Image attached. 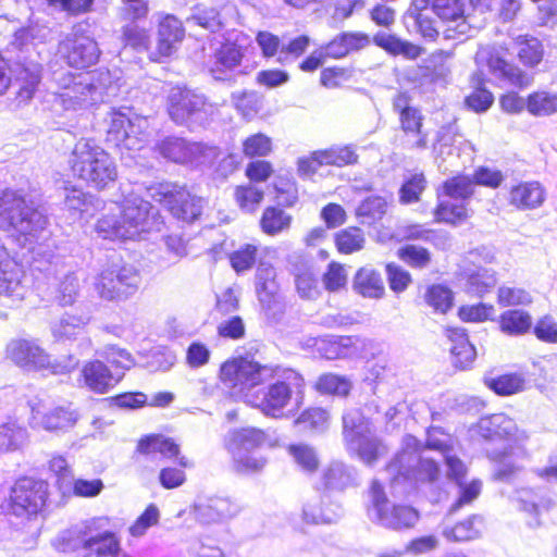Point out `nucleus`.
I'll return each instance as SVG.
<instances>
[{
    "mask_svg": "<svg viewBox=\"0 0 557 557\" xmlns=\"http://www.w3.org/2000/svg\"><path fill=\"white\" fill-rule=\"evenodd\" d=\"M220 379L234 396L267 417L282 418L302 404L305 379L292 368L239 357L221 366Z\"/></svg>",
    "mask_w": 557,
    "mask_h": 557,
    "instance_id": "1",
    "label": "nucleus"
},
{
    "mask_svg": "<svg viewBox=\"0 0 557 557\" xmlns=\"http://www.w3.org/2000/svg\"><path fill=\"white\" fill-rule=\"evenodd\" d=\"M48 218L27 198L23 189L0 190V230L14 231L17 242L29 249L48 237Z\"/></svg>",
    "mask_w": 557,
    "mask_h": 557,
    "instance_id": "2",
    "label": "nucleus"
},
{
    "mask_svg": "<svg viewBox=\"0 0 557 557\" xmlns=\"http://www.w3.org/2000/svg\"><path fill=\"white\" fill-rule=\"evenodd\" d=\"M163 219L148 200L137 195L126 197L119 215H103L97 221L96 232L103 239H136L143 233L160 232Z\"/></svg>",
    "mask_w": 557,
    "mask_h": 557,
    "instance_id": "3",
    "label": "nucleus"
},
{
    "mask_svg": "<svg viewBox=\"0 0 557 557\" xmlns=\"http://www.w3.org/2000/svg\"><path fill=\"white\" fill-rule=\"evenodd\" d=\"M392 488L404 494L419 483H433L440 478V467L433 459L420 454V442L412 435L403 440L401 450L385 468Z\"/></svg>",
    "mask_w": 557,
    "mask_h": 557,
    "instance_id": "4",
    "label": "nucleus"
},
{
    "mask_svg": "<svg viewBox=\"0 0 557 557\" xmlns=\"http://www.w3.org/2000/svg\"><path fill=\"white\" fill-rule=\"evenodd\" d=\"M55 81L60 87L57 99L65 110H87L114 95L109 71L60 74Z\"/></svg>",
    "mask_w": 557,
    "mask_h": 557,
    "instance_id": "5",
    "label": "nucleus"
},
{
    "mask_svg": "<svg viewBox=\"0 0 557 557\" xmlns=\"http://www.w3.org/2000/svg\"><path fill=\"white\" fill-rule=\"evenodd\" d=\"M71 165L75 175L97 189L108 187L117 177L116 164L112 157L90 139H81L76 143Z\"/></svg>",
    "mask_w": 557,
    "mask_h": 557,
    "instance_id": "6",
    "label": "nucleus"
},
{
    "mask_svg": "<svg viewBox=\"0 0 557 557\" xmlns=\"http://www.w3.org/2000/svg\"><path fill=\"white\" fill-rule=\"evenodd\" d=\"M268 442L267 433L258 428L233 429L224 437V447L232 456L237 472L250 473L261 470L267 460L259 449Z\"/></svg>",
    "mask_w": 557,
    "mask_h": 557,
    "instance_id": "7",
    "label": "nucleus"
},
{
    "mask_svg": "<svg viewBox=\"0 0 557 557\" xmlns=\"http://www.w3.org/2000/svg\"><path fill=\"white\" fill-rule=\"evenodd\" d=\"M370 497L368 518L383 528L399 531L410 529L419 521L420 515L413 507L391 503L379 481L372 482Z\"/></svg>",
    "mask_w": 557,
    "mask_h": 557,
    "instance_id": "8",
    "label": "nucleus"
},
{
    "mask_svg": "<svg viewBox=\"0 0 557 557\" xmlns=\"http://www.w3.org/2000/svg\"><path fill=\"white\" fill-rule=\"evenodd\" d=\"M107 141L117 148L139 150L146 141L148 121L131 108H112L107 117Z\"/></svg>",
    "mask_w": 557,
    "mask_h": 557,
    "instance_id": "9",
    "label": "nucleus"
},
{
    "mask_svg": "<svg viewBox=\"0 0 557 557\" xmlns=\"http://www.w3.org/2000/svg\"><path fill=\"white\" fill-rule=\"evenodd\" d=\"M168 112L177 125L203 124L215 112L206 96L187 87L175 86L168 96Z\"/></svg>",
    "mask_w": 557,
    "mask_h": 557,
    "instance_id": "10",
    "label": "nucleus"
},
{
    "mask_svg": "<svg viewBox=\"0 0 557 557\" xmlns=\"http://www.w3.org/2000/svg\"><path fill=\"white\" fill-rule=\"evenodd\" d=\"M343 434L348 447L358 453L367 465H374L387 451L386 446L376 437L371 424L358 411L343 416Z\"/></svg>",
    "mask_w": 557,
    "mask_h": 557,
    "instance_id": "11",
    "label": "nucleus"
},
{
    "mask_svg": "<svg viewBox=\"0 0 557 557\" xmlns=\"http://www.w3.org/2000/svg\"><path fill=\"white\" fill-rule=\"evenodd\" d=\"M148 196L164 205L174 218L194 222L201 214L202 198L191 195L185 187L164 182L150 186Z\"/></svg>",
    "mask_w": 557,
    "mask_h": 557,
    "instance_id": "12",
    "label": "nucleus"
},
{
    "mask_svg": "<svg viewBox=\"0 0 557 557\" xmlns=\"http://www.w3.org/2000/svg\"><path fill=\"white\" fill-rule=\"evenodd\" d=\"M61 55L70 66L86 69L97 63L100 49L87 22L75 24L59 45Z\"/></svg>",
    "mask_w": 557,
    "mask_h": 557,
    "instance_id": "13",
    "label": "nucleus"
},
{
    "mask_svg": "<svg viewBox=\"0 0 557 557\" xmlns=\"http://www.w3.org/2000/svg\"><path fill=\"white\" fill-rule=\"evenodd\" d=\"M48 498V484L41 480L23 478L11 488L7 510L22 519H32L44 509Z\"/></svg>",
    "mask_w": 557,
    "mask_h": 557,
    "instance_id": "14",
    "label": "nucleus"
},
{
    "mask_svg": "<svg viewBox=\"0 0 557 557\" xmlns=\"http://www.w3.org/2000/svg\"><path fill=\"white\" fill-rule=\"evenodd\" d=\"M139 284L140 274L133 265L112 264L98 274L95 288L102 299L121 300L134 295Z\"/></svg>",
    "mask_w": 557,
    "mask_h": 557,
    "instance_id": "15",
    "label": "nucleus"
},
{
    "mask_svg": "<svg viewBox=\"0 0 557 557\" xmlns=\"http://www.w3.org/2000/svg\"><path fill=\"white\" fill-rule=\"evenodd\" d=\"M475 63L480 74L486 70L494 77L517 87L530 85L532 77L515 64L508 63L499 49L491 46L481 47L475 53Z\"/></svg>",
    "mask_w": 557,
    "mask_h": 557,
    "instance_id": "16",
    "label": "nucleus"
},
{
    "mask_svg": "<svg viewBox=\"0 0 557 557\" xmlns=\"http://www.w3.org/2000/svg\"><path fill=\"white\" fill-rule=\"evenodd\" d=\"M157 149L163 158L175 163L203 164L216 156L215 147L190 143L175 136L162 139L157 145Z\"/></svg>",
    "mask_w": 557,
    "mask_h": 557,
    "instance_id": "17",
    "label": "nucleus"
},
{
    "mask_svg": "<svg viewBox=\"0 0 557 557\" xmlns=\"http://www.w3.org/2000/svg\"><path fill=\"white\" fill-rule=\"evenodd\" d=\"M245 55L243 46L227 41L216 49L207 63V69L215 81L233 82L242 74V61Z\"/></svg>",
    "mask_w": 557,
    "mask_h": 557,
    "instance_id": "18",
    "label": "nucleus"
},
{
    "mask_svg": "<svg viewBox=\"0 0 557 557\" xmlns=\"http://www.w3.org/2000/svg\"><path fill=\"white\" fill-rule=\"evenodd\" d=\"M5 357L25 370H41L49 366V355L34 338L10 339L5 347Z\"/></svg>",
    "mask_w": 557,
    "mask_h": 557,
    "instance_id": "19",
    "label": "nucleus"
},
{
    "mask_svg": "<svg viewBox=\"0 0 557 557\" xmlns=\"http://www.w3.org/2000/svg\"><path fill=\"white\" fill-rule=\"evenodd\" d=\"M123 377V371L113 370L104 361L96 359L83 364L78 381L82 386L94 393L106 394Z\"/></svg>",
    "mask_w": 557,
    "mask_h": 557,
    "instance_id": "20",
    "label": "nucleus"
},
{
    "mask_svg": "<svg viewBox=\"0 0 557 557\" xmlns=\"http://www.w3.org/2000/svg\"><path fill=\"white\" fill-rule=\"evenodd\" d=\"M479 434L487 441H502L515 437L516 440H527L524 432L517 434L516 422L505 413H494L480 419L478 423Z\"/></svg>",
    "mask_w": 557,
    "mask_h": 557,
    "instance_id": "21",
    "label": "nucleus"
},
{
    "mask_svg": "<svg viewBox=\"0 0 557 557\" xmlns=\"http://www.w3.org/2000/svg\"><path fill=\"white\" fill-rule=\"evenodd\" d=\"M78 413L69 406H59L42 411L39 407L32 408L33 422L47 431H67L78 421Z\"/></svg>",
    "mask_w": 557,
    "mask_h": 557,
    "instance_id": "22",
    "label": "nucleus"
},
{
    "mask_svg": "<svg viewBox=\"0 0 557 557\" xmlns=\"http://www.w3.org/2000/svg\"><path fill=\"white\" fill-rule=\"evenodd\" d=\"M22 269L10 260V265L0 269V302L12 306L21 301L26 294V286L22 278Z\"/></svg>",
    "mask_w": 557,
    "mask_h": 557,
    "instance_id": "23",
    "label": "nucleus"
},
{
    "mask_svg": "<svg viewBox=\"0 0 557 557\" xmlns=\"http://www.w3.org/2000/svg\"><path fill=\"white\" fill-rule=\"evenodd\" d=\"M449 339L453 364L461 370L468 369L476 357L473 344L469 341L467 331L462 327L449 326L445 330Z\"/></svg>",
    "mask_w": 557,
    "mask_h": 557,
    "instance_id": "24",
    "label": "nucleus"
},
{
    "mask_svg": "<svg viewBox=\"0 0 557 557\" xmlns=\"http://www.w3.org/2000/svg\"><path fill=\"white\" fill-rule=\"evenodd\" d=\"M546 190L540 182H522L511 187L508 202L519 210H533L543 205Z\"/></svg>",
    "mask_w": 557,
    "mask_h": 557,
    "instance_id": "25",
    "label": "nucleus"
},
{
    "mask_svg": "<svg viewBox=\"0 0 557 557\" xmlns=\"http://www.w3.org/2000/svg\"><path fill=\"white\" fill-rule=\"evenodd\" d=\"M195 517L201 523H215L231 518L234 508L228 499L210 497L199 499L194 506Z\"/></svg>",
    "mask_w": 557,
    "mask_h": 557,
    "instance_id": "26",
    "label": "nucleus"
},
{
    "mask_svg": "<svg viewBox=\"0 0 557 557\" xmlns=\"http://www.w3.org/2000/svg\"><path fill=\"white\" fill-rule=\"evenodd\" d=\"M370 44L367 34L360 32H344L331 40L324 48L325 57L341 59L347 54L359 51Z\"/></svg>",
    "mask_w": 557,
    "mask_h": 557,
    "instance_id": "27",
    "label": "nucleus"
},
{
    "mask_svg": "<svg viewBox=\"0 0 557 557\" xmlns=\"http://www.w3.org/2000/svg\"><path fill=\"white\" fill-rule=\"evenodd\" d=\"M90 318L85 314L64 313L50 324V331L57 342L74 341L85 333Z\"/></svg>",
    "mask_w": 557,
    "mask_h": 557,
    "instance_id": "28",
    "label": "nucleus"
},
{
    "mask_svg": "<svg viewBox=\"0 0 557 557\" xmlns=\"http://www.w3.org/2000/svg\"><path fill=\"white\" fill-rule=\"evenodd\" d=\"M183 36L181 22L172 15L165 16L160 21L158 28L157 53L159 57H152L151 59L159 61L160 58L169 57L173 51L174 45L181 41Z\"/></svg>",
    "mask_w": 557,
    "mask_h": 557,
    "instance_id": "29",
    "label": "nucleus"
},
{
    "mask_svg": "<svg viewBox=\"0 0 557 557\" xmlns=\"http://www.w3.org/2000/svg\"><path fill=\"white\" fill-rule=\"evenodd\" d=\"M83 557H125L120 543L111 532L98 533L84 541Z\"/></svg>",
    "mask_w": 557,
    "mask_h": 557,
    "instance_id": "30",
    "label": "nucleus"
},
{
    "mask_svg": "<svg viewBox=\"0 0 557 557\" xmlns=\"http://www.w3.org/2000/svg\"><path fill=\"white\" fill-rule=\"evenodd\" d=\"M359 156L354 145L332 146L324 150L312 153V160L318 165H332L343 168L354 165L358 162Z\"/></svg>",
    "mask_w": 557,
    "mask_h": 557,
    "instance_id": "31",
    "label": "nucleus"
},
{
    "mask_svg": "<svg viewBox=\"0 0 557 557\" xmlns=\"http://www.w3.org/2000/svg\"><path fill=\"white\" fill-rule=\"evenodd\" d=\"M485 451L487 458L496 463L494 476L497 480L507 481L521 469L517 462V454L510 445H506L502 449L486 448Z\"/></svg>",
    "mask_w": 557,
    "mask_h": 557,
    "instance_id": "32",
    "label": "nucleus"
},
{
    "mask_svg": "<svg viewBox=\"0 0 557 557\" xmlns=\"http://www.w3.org/2000/svg\"><path fill=\"white\" fill-rule=\"evenodd\" d=\"M352 287L355 292L367 298H382L385 287L381 274L370 267L357 271Z\"/></svg>",
    "mask_w": 557,
    "mask_h": 557,
    "instance_id": "33",
    "label": "nucleus"
},
{
    "mask_svg": "<svg viewBox=\"0 0 557 557\" xmlns=\"http://www.w3.org/2000/svg\"><path fill=\"white\" fill-rule=\"evenodd\" d=\"M256 290L262 310L271 321H277L283 315L284 306L280 300L276 281L256 283Z\"/></svg>",
    "mask_w": 557,
    "mask_h": 557,
    "instance_id": "34",
    "label": "nucleus"
},
{
    "mask_svg": "<svg viewBox=\"0 0 557 557\" xmlns=\"http://www.w3.org/2000/svg\"><path fill=\"white\" fill-rule=\"evenodd\" d=\"M465 0H433L432 10L443 22L457 23L455 30L465 34L468 25L465 20Z\"/></svg>",
    "mask_w": 557,
    "mask_h": 557,
    "instance_id": "35",
    "label": "nucleus"
},
{
    "mask_svg": "<svg viewBox=\"0 0 557 557\" xmlns=\"http://www.w3.org/2000/svg\"><path fill=\"white\" fill-rule=\"evenodd\" d=\"M517 499L521 510L535 517L548 511L554 506L553 498L543 488H521L517 492Z\"/></svg>",
    "mask_w": 557,
    "mask_h": 557,
    "instance_id": "36",
    "label": "nucleus"
},
{
    "mask_svg": "<svg viewBox=\"0 0 557 557\" xmlns=\"http://www.w3.org/2000/svg\"><path fill=\"white\" fill-rule=\"evenodd\" d=\"M401 129L406 135L416 137L414 140L407 139V146L410 149H425L428 147V134L422 132L421 112L413 108L412 110H405L403 115L399 116Z\"/></svg>",
    "mask_w": 557,
    "mask_h": 557,
    "instance_id": "37",
    "label": "nucleus"
},
{
    "mask_svg": "<svg viewBox=\"0 0 557 557\" xmlns=\"http://www.w3.org/2000/svg\"><path fill=\"white\" fill-rule=\"evenodd\" d=\"M324 502L320 498H313L308 500L304 505L302 517L308 523H334L343 515V509L338 504H331L327 508H322L321 505Z\"/></svg>",
    "mask_w": 557,
    "mask_h": 557,
    "instance_id": "38",
    "label": "nucleus"
},
{
    "mask_svg": "<svg viewBox=\"0 0 557 557\" xmlns=\"http://www.w3.org/2000/svg\"><path fill=\"white\" fill-rule=\"evenodd\" d=\"M513 49L520 62L528 67H534L541 63L544 57L542 42L532 36L521 35L515 39Z\"/></svg>",
    "mask_w": 557,
    "mask_h": 557,
    "instance_id": "39",
    "label": "nucleus"
},
{
    "mask_svg": "<svg viewBox=\"0 0 557 557\" xmlns=\"http://www.w3.org/2000/svg\"><path fill=\"white\" fill-rule=\"evenodd\" d=\"M374 42L393 55H403L406 59H417L422 49L396 35L380 33L374 36Z\"/></svg>",
    "mask_w": 557,
    "mask_h": 557,
    "instance_id": "40",
    "label": "nucleus"
},
{
    "mask_svg": "<svg viewBox=\"0 0 557 557\" xmlns=\"http://www.w3.org/2000/svg\"><path fill=\"white\" fill-rule=\"evenodd\" d=\"M482 528L483 518L479 515H472L451 528L446 527L443 531V535L448 541L454 542L472 541L481 536Z\"/></svg>",
    "mask_w": 557,
    "mask_h": 557,
    "instance_id": "41",
    "label": "nucleus"
},
{
    "mask_svg": "<svg viewBox=\"0 0 557 557\" xmlns=\"http://www.w3.org/2000/svg\"><path fill=\"white\" fill-rule=\"evenodd\" d=\"M137 450L144 455L160 453L166 458H172L178 455L180 447L172 438L159 434H151L143 437L138 442Z\"/></svg>",
    "mask_w": 557,
    "mask_h": 557,
    "instance_id": "42",
    "label": "nucleus"
},
{
    "mask_svg": "<svg viewBox=\"0 0 557 557\" xmlns=\"http://www.w3.org/2000/svg\"><path fill=\"white\" fill-rule=\"evenodd\" d=\"M186 24L189 27L200 26L210 33L219 32L223 27L219 11L205 4H197L191 9L190 15L186 18Z\"/></svg>",
    "mask_w": 557,
    "mask_h": 557,
    "instance_id": "43",
    "label": "nucleus"
},
{
    "mask_svg": "<svg viewBox=\"0 0 557 557\" xmlns=\"http://www.w3.org/2000/svg\"><path fill=\"white\" fill-rule=\"evenodd\" d=\"M500 330L512 336L528 333L532 326V317L523 310H507L502 313Z\"/></svg>",
    "mask_w": 557,
    "mask_h": 557,
    "instance_id": "44",
    "label": "nucleus"
},
{
    "mask_svg": "<svg viewBox=\"0 0 557 557\" xmlns=\"http://www.w3.org/2000/svg\"><path fill=\"white\" fill-rule=\"evenodd\" d=\"M354 469L343 462L334 461L323 472L324 485L330 490L342 491L354 484Z\"/></svg>",
    "mask_w": 557,
    "mask_h": 557,
    "instance_id": "45",
    "label": "nucleus"
},
{
    "mask_svg": "<svg viewBox=\"0 0 557 557\" xmlns=\"http://www.w3.org/2000/svg\"><path fill=\"white\" fill-rule=\"evenodd\" d=\"M387 211V201L381 196H370L356 208V215L362 224L372 225L383 219Z\"/></svg>",
    "mask_w": 557,
    "mask_h": 557,
    "instance_id": "46",
    "label": "nucleus"
},
{
    "mask_svg": "<svg viewBox=\"0 0 557 557\" xmlns=\"http://www.w3.org/2000/svg\"><path fill=\"white\" fill-rule=\"evenodd\" d=\"M292 216L283 209L276 207H269L264 210L260 225L262 231L268 235H275L290 225Z\"/></svg>",
    "mask_w": 557,
    "mask_h": 557,
    "instance_id": "47",
    "label": "nucleus"
},
{
    "mask_svg": "<svg viewBox=\"0 0 557 557\" xmlns=\"http://www.w3.org/2000/svg\"><path fill=\"white\" fill-rule=\"evenodd\" d=\"M495 272L491 269L479 268L468 276L467 292L471 295L482 297L491 292L496 285Z\"/></svg>",
    "mask_w": 557,
    "mask_h": 557,
    "instance_id": "48",
    "label": "nucleus"
},
{
    "mask_svg": "<svg viewBox=\"0 0 557 557\" xmlns=\"http://www.w3.org/2000/svg\"><path fill=\"white\" fill-rule=\"evenodd\" d=\"M96 354L101 357L113 370L123 371L129 370L134 366L132 355L123 348L115 345H108L97 350Z\"/></svg>",
    "mask_w": 557,
    "mask_h": 557,
    "instance_id": "49",
    "label": "nucleus"
},
{
    "mask_svg": "<svg viewBox=\"0 0 557 557\" xmlns=\"http://www.w3.org/2000/svg\"><path fill=\"white\" fill-rule=\"evenodd\" d=\"M364 243V233L359 227H347L335 236L336 247L343 253L359 251L363 248Z\"/></svg>",
    "mask_w": 557,
    "mask_h": 557,
    "instance_id": "50",
    "label": "nucleus"
},
{
    "mask_svg": "<svg viewBox=\"0 0 557 557\" xmlns=\"http://www.w3.org/2000/svg\"><path fill=\"white\" fill-rule=\"evenodd\" d=\"M81 282L75 272L66 273L59 282L55 299L59 305L72 306L79 295Z\"/></svg>",
    "mask_w": 557,
    "mask_h": 557,
    "instance_id": "51",
    "label": "nucleus"
},
{
    "mask_svg": "<svg viewBox=\"0 0 557 557\" xmlns=\"http://www.w3.org/2000/svg\"><path fill=\"white\" fill-rule=\"evenodd\" d=\"M435 215L440 221L446 223L455 224L461 222L468 215L466 202L451 198L441 200L436 208Z\"/></svg>",
    "mask_w": 557,
    "mask_h": 557,
    "instance_id": "52",
    "label": "nucleus"
},
{
    "mask_svg": "<svg viewBox=\"0 0 557 557\" xmlns=\"http://www.w3.org/2000/svg\"><path fill=\"white\" fill-rule=\"evenodd\" d=\"M27 432L16 422L0 425V451L17 449L26 440Z\"/></svg>",
    "mask_w": 557,
    "mask_h": 557,
    "instance_id": "53",
    "label": "nucleus"
},
{
    "mask_svg": "<svg viewBox=\"0 0 557 557\" xmlns=\"http://www.w3.org/2000/svg\"><path fill=\"white\" fill-rule=\"evenodd\" d=\"M330 416L323 408H309L296 420L302 430L323 432L329 428Z\"/></svg>",
    "mask_w": 557,
    "mask_h": 557,
    "instance_id": "54",
    "label": "nucleus"
},
{
    "mask_svg": "<svg viewBox=\"0 0 557 557\" xmlns=\"http://www.w3.org/2000/svg\"><path fill=\"white\" fill-rule=\"evenodd\" d=\"M444 195L454 200L466 201L473 194V181L466 175L447 180L443 185Z\"/></svg>",
    "mask_w": 557,
    "mask_h": 557,
    "instance_id": "55",
    "label": "nucleus"
},
{
    "mask_svg": "<svg viewBox=\"0 0 557 557\" xmlns=\"http://www.w3.org/2000/svg\"><path fill=\"white\" fill-rule=\"evenodd\" d=\"M527 107L534 115H550L557 112V95L545 91L534 92L529 96Z\"/></svg>",
    "mask_w": 557,
    "mask_h": 557,
    "instance_id": "56",
    "label": "nucleus"
},
{
    "mask_svg": "<svg viewBox=\"0 0 557 557\" xmlns=\"http://www.w3.org/2000/svg\"><path fill=\"white\" fill-rule=\"evenodd\" d=\"M288 451L304 471L313 472L318 469L319 458L313 447L307 444L290 445Z\"/></svg>",
    "mask_w": 557,
    "mask_h": 557,
    "instance_id": "57",
    "label": "nucleus"
},
{
    "mask_svg": "<svg viewBox=\"0 0 557 557\" xmlns=\"http://www.w3.org/2000/svg\"><path fill=\"white\" fill-rule=\"evenodd\" d=\"M398 257L408 265L424 269L431 263L430 251L421 246L406 245L398 249Z\"/></svg>",
    "mask_w": 557,
    "mask_h": 557,
    "instance_id": "58",
    "label": "nucleus"
},
{
    "mask_svg": "<svg viewBox=\"0 0 557 557\" xmlns=\"http://www.w3.org/2000/svg\"><path fill=\"white\" fill-rule=\"evenodd\" d=\"M350 387L351 384L348 379L332 373L321 375L317 382L319 392L338 396H346Z\"/></svg>",
    "mask_w": 557,
    "mask_h": 557,
    "instance_id": "59",
    "label": "nucleus"
},
{
    "mask_svg": "<svg viewBox=\"0 0 557 557\" xmlns=\"http://www.w3.org/2000/svg\"><path fill=\"white\" fill-rule=\"evenodd\" d=\"M405 23L407 27L410 23L422 37L429 40H434L438 36V29L435 22L424 13H416L412 10L407 11L405 15Z\"/></svg>",
    "mask_w": 557,
    "mask_h": 557,
    "instance_id": "60",
    "label": "nucleus"
},
{
    "mask_svg": "<svg viewBox=\"0 0 557 557\" xmlns=\"http://www.w3.org/2000/svg\"><path fill=\"white\" fill-rule=\"evenodd\" d=\"M488 386L496 394L507 396L521 392L524 386V380L519 374H505L491 380Z\"/></svg>",
    "mask_w": 557,
    "mask_h": 557,
    "instance_id": "61",
    "label": "nucleus"
},
{
    "mask_svg": "<svg viewBox=\"0 0 557 557\" xmlns=\"http://www.w3.org/2000/svg\"><path fill=\"white\" fill-rule=\"evenodd\" d=\"M457 485L459 486V496L450 506L449 513H455L462 507L470 505L479 497L482 490V482L480 480H472L470 483L462 481L457 483Z\"/></svg>",
    "mask_w": 557,
    "mask_h": 557,
    "instance_id": "62",
    "label": "nucleus"
},
{
    "mask_svg": "<svg viewBox=\"0 0 557 557\" xmlns=\"http://www.w3.org/2000/svg\"><path fill=\"white\" fill-rule=\"evenodd\" d=\"M425 301L436 312L445 313L451 307V292L445 286L433 285L425 294Z\"/></svg>",
    "mask_w": 557,
    "mask_h": 557,
    "instance_id": "63",
    "label": "nucleus"
},
{
    "mask_svg": "<svg viewBox=\"0 0 557 557\" xmlns=\"http://www.w3.org/2000/svg\"><path fill=\"white\" fill-rule=\"evenodd\" d=\"M272 148L270 137L264 134L258 133L247 137L243 143V151L246 157H264Z\"/></svg>",
    "mask_w": 557,
    "mask_h": 557,
    "instance_id": "64",
    "label": "nucleus"
}]
</instances>
